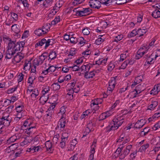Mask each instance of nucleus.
I'll use <instances>...</instances> for the list:
<instances>
[{"instance_id": "41", "label": "nucleus", "mask_w": 160, "mask_h": 160, "mask_svg": "<svg viewBox=\"0 0 160 160\" xmlns=\"http://www.w3.org/2000/svg\"><path fill=\"white\" fill-rule=\"evenodd\" d=\"M70 134V132L69 130L65 131L62 134V138L68 139L69 135Z\"/></svg>"}, {"instance_id": "31", "label": "nucleus", "mask_w": 160, "mask_h": 160, "mask_svg": "<svg viewBox=\"0 0 160 160\" xmlns=\"http://www.w3.org/2000/svg\"><path fill=\"white\" fill-rule=\"evenodd\" d=\"M137 31L138 35H139V37H141L143 36L144 34L146 32L147 30L146 29H138Z\"/></svg>"}, {"instance_id": "24", "label": "nucleus", "mask_w": 160, "mask_h": 160, "mask_svg": "<svg viewBox=\"0 0 160 160\" xmlns=\"http://www.w3.org/2000/svg\"><path fill=\"white\" fill-rule=\"evenodd\" d=\"M152 15L155 18H157L160 17V11L156 9L152 12Z\"/></svg>"}, {"instance_id": "53", "label": "nucleus", "mask_w": 160, "mask_h": 160, "mask_svg": "<svg viewBox=\"0 0 160 160\" xmlns=\"http://www.w3.org/2000/svg\"><path fill=\"white\" fill-rule=\"evenodd\" d=\"M47 68L49 72V73H51L52 72H54L56 69V68L53 66H50Z\"/></svg>"}, {"instance_id": "60", "label": "nucleus", "mask_w": 160, "mask_h": 160, "mask_svg": "<svg viewBox=\"0 0 160 160\" xmlns=\"http://www.w3.org/2000/svg\"><path fill=\"white\" fill-rule=\"evenodd\" d=\"M56 7L58 8H60L62 6V1H57L55 5Z\"/></svg>"}, {"instance_id": "35", "label": "nucleus", "mask_w": 160, "mask_h": 160, "mask_svg": "<svg viewBox=\"0 0 160 160\" xmlns=\"http://www.w3.org/2000/svg\"><path fill=\"white\" fill-rule=\"evenodd\" d=\"M102 100L101 98H97L94 100H92L91 102V103H94L98 105L99 104L102 103Z\"/></svg>"}, {"instance_id": "11", "label": "nucleus", "mask_w": 160, "mask_h": 160, "mask_svg": "<svg viewBox=\"0 0 160 160\" xmlns=\"http://www.w3.org/2000/svg\"><path fill=\"white\" fill-rule=\"evenodd\" d=\"M91 9L89 8H83L82 10H80V16H86L91 12Z\"/></svg>"}, {"instance_id": "40", "label": "nucleus", "mask_w": 160, "mask_h": 160, "mask_svg": "<svg viewBox=\"0 0 160 160\" xmlns=\"http://www.w3.org/2000/svg\"><path fill=\"white\" fill-rule=\"evenodd\" d=\"M14 106L13 105H11L5 109V111L7 112V113H5L6 115L9 114L12 111V110L14 108Z\"/></svg>"}, {"instance_id": "44", "label": "nucleus", "mask_w": 160, "mask_h": 160, "mask_svg": "<svg viewBox=\"0 0 160 160\" xmlns=\"http://www.w3.org/2000/svg\"><path fill=\"white\" fill-rule=\"evenodd\" d=\"M78 39L79 41V43L82 45H83L84 44L87 42V41L85 40L83 37H79Z\"/></svg>"}, {"instance_id": "5", "label": "nucleus", "mask_w": 160, "mask_h": 160, "mask_svg": "<svg viewBox=\"0 0 160 160\" xmlns=\"http://www.w3.org/2000/svg\"><path fill=\"white\" fill-rule=\"evenodd\" d=\"M11 121V118L9 117V114H4L2 118L0 119V122L4 126H8Z\"/></svg>"}, {"instance_id": "13", "label": "nucleus", "mask_w": 160, "mask_h": 160, "mask_svg": "<svg viewBox=\"0 0 160 160\" xmlns=\"http://www.w3.org/2000/svg\"><path fill=\"white\" fill-rule=\"evenodd\" d=\"M90 68V67L89 65L88 64L84 65L80 68L79 71L81 72H82V73L83 72H84L85 73V72H88Z\"/></svg>"}, {"instance_id": "4", "label": "nucleus", "mask_w": 160, "mask_h": 160, "mask_svg": "<svg viewBox=\"0 0 160 160\" xmlns=\"http://www.w3.org/2000/svg\"><path fill=\"white\" fill-rule=\"evenodd\" d=\"M53 40L52 39H48L43 38L41 41H38L36 43L38 46H43L45 49L49 45H52Z\"/></svg>"}, {"instance_id": "20", "label": "nucleus", "mask_w": 160, "mask_h": 160, "mask_svg": "<svg viewBox=\"0 0 160 160\" xmlns=\"http://www.w3.org/2000/svg\"><path fill=\"white\" fill-rule=\"evenodd\" d=\"M94 72L95 71H93L89 72H85L84 75L85 78L87 79L93 78L95 75Z\"/></svg>"}, {"instance_id": "34", "label": "nucleus", "mask_w": 160, "mask_h": 160, "mask_svg": "<svg viewBox=\"0 0 160 160\" xmlns=\"http://www.w3.org/2000/svg\"><path fill=\"white\" fill-rule=\"evenodd\" d=\"M45 146L48 151H52L53 149L52 148V144L49 141H47L45 143Z\"/></svg>"}, {"instance_id": "38", "label": "nucleus", "mask_w": 160, "mask_h": 160, "mask_svg": "<svg viewBox=\"0 0 160 160\" xmlns=\"http://www.w3.org/2000/svg\"><path fill=\"white\" fill-rule=\"evenodd\" d=\"M138 35L137 30L136 29L133 30L131 32L129 33L128 35V38H132Z\"/></svg>"}, {"instance_id": "64", "label": "nucleus", "mask_w": 160, "mask_h": 160, "mask_svg": "<svg viewBox=\"0 0 160 160\" xmlns=\"http://www.w3.org/2000/svg\"><path fill=\"white\" fill-rule=\"evenodd\" d=\"M16 110L17 112H22L23 111L22 110V106H19L16 108Z\"/></svg>"}, {"instance_id": "32", "label": "nucleus", "mask_w": 160, "mask_h": 160, "mask_svg": "<svg viewBox=\"0 0 160 160\" xmlns=\"http://www.w3.org/2000/svg\"><path fill=\"white\" fill-rule=\"evenodd\" d=\"M46 53H43L39 57V60L40 61V64L42 63L46 58L47 56L46 55Z\"/></svg>"}, {"instance_id": "8", "label": "nucleus", "mask_w": 160, "mask_h": 160, "mask_svg": "<svg viewBox=\"0 0 160 160\" xmlns=\"http://www.w3.org/2000/svg\"><path fill=\"white\" fill-rule=\"evenodd\" d=\"M108 87V91L112 92L114 89L115 86L116 85L115 79L114 78H112L109 82Z\"/></svg>"}, {"instance_id": "14", "label": "nucleus", "mask_w": 160, "mask_h": 160, "mask_svg": "<svg viewBox=\"0 0 160 160\" xmlns=\"http://www.w3.org/2000/svg\"><path fill=\"white\" fill-rule=\"evenodd\" d=\"M32 124V123L30 119L26 120L24 122L23 125L22 126L21 129L23 130H25L27 128L31 127Z\"/></svg>"}, {"instance_id": "49", "label": "nucleus", "mask_w": 160, "mask_h": 160, "mask_svg": "<svg viewBox=\"0 0 160 160\" xmlns=\"http://www.w3.org/2000/svg\"><path fill=\"white\" fill-rule=\"evenodd\" d=\"M70 42L72 43L75 44L78 42V39L76 37L72 36L70 38Z\"/></svg>"}, {"instance_id": "37", "label": "nucleus", "mask_w": 160, "mask_h": 160, "mask_svg": "<svg viewBox=\"0 0 160 160\" xmlns=\"http://www.w3.org/2000/svg\"><path fill=\"white\" fill-rule=\"evenodd\" d=\"M31 67V63L28 61L25 63L23 69L24 70L27 71L30 69Z\"/></svg>"}, {"instance_id": "59", "label": "nucleus", "mask_w": 160, "mask_h": 160, "mask_svg": "<svg viewBox=\"0 0 160 160\" xmlns=\"http://www.w3.org/2000/svg\"><path fill=\"white\" fill-rule=\"evenodd\" d=\"M149 146V144L148 143H146L145 144L143 145L142 146H141L140 148V149L142 151H144Z\"/></svg>"}, {"instance_id": "12", "label": "nucleus", "mask_w": 160, "mask_h": 160, "mask_svg": "<svg viewBox=\"0 0 160 160\" xmlns=\"http://www.w3.org/2000/svg\"><path fill=\"white\" fill-rule=\"evenodd\" d=\"M20 138V136L18 135H15L12 136L7 141V143L10 144L12 143L13 142L15 141L19 140Z\"/></svg>"}, {"instance_id": "45", "label": "nucleus", "mask_w": 160, "mask_h": 160, "mask_svg": "<svg viewBox=\"0 0 160 160\" xmlns=\"http://www.w3.org/2000/svg\"><path fill=\"white\" fill-rule=\"evenodd\" d=\"M18 146V143H15L11 144V145L9 147L12 151H14L17 149Z\"/></svg>"}, {"instance_id": "19", "label": "nucleus", "mask_w": 160, "mask_h": 160, "mask_svg": "<svg viewBox=\"0 0 160 160\" xmlns=\"http://www.w3.org/2000/svg\"><path fill=\"white\" fill-rule=\"evenodd\" d=\"M66 121L65 118L61 117L58 123V126H60L61 128H63L65 126Z\"/></svg>"}, {"instance_id": "17", "label": "nucleus", "mask_w": 160, "mask_h": 160, "mask_svg": "<svg viewBox=\"0 0 160 160\" xmlns=\"http://www.w3.org/2000/svg\"><path fill=\"white\" fill-rule=\"evenodd\" d=\"M35 128L34 126H31L28 128H27L25 130V133L29 135L32 134L33 133L35 130Z\"/></svg>"}, {"instance_id": "47", "label": "nucleus", "mask_w": 160, "mask_h": 160, "mask_svg": "<svg viewBox=\"0 0 160 160\" xmlns=\"http://www.w3.org/2000/svg\"><path fill=\"white\" fill-rule=\"evenodd\" d=\"M91 106L92 109L93 110L95 111L97 110L99 108L98 106L95 104L91 103Z\"/></svg>"}, {"instance_id": "27", "label": "nucleus", "mask_w": 160, "mask_h": 160, "mask_svg": "<svg viewBox=\"0 0 160 160\" xmlns=\"http://www.w3.org/2000/svg\"><path fill=\"white\" fill-rule=\"evenodd\" d=\"M34 33L36 35L38 36H41L45 34L44 32V31L42 29V28L38 29L35 31Z\"/></svg>"}, {"instance_id": "63", "label": "nucleus", "mask_w": 160, "mask_h": 160, "mask_svg": "<svg viewBox=\"0 0 160 160\" xmlns=\"http://www.w3.org/2000/svg\"><path fill=\"white\" fill-rule=\"evenodd\" d=\"M158 93V92L157 91V89L155 88V86H154V87L153 88V89L151 90V94H153L156 95Z\"/></svg>"}, {"instance_id": "33", "label": "nucleus", "mask_w": 160, "mask_h": 160, "mask_svg": "<svg viewBox=\"0 0 160 160\" xmlns=\"http://www.w3.org/2000/svg\"><path fill=\"white\" fill-rule=\"evenodd\" d=\"M48 97L47 96H42L40 98L41 103L43 105L44 104L48 101Z\"/></svg>"}, {"instance_id": "29", "label": "nucleus", "mask_w": 160, "mask_h": 160, "mask_svg": "<svg viewBox=\"0 0 160 160\" xmlns=\"http://www.w3.org/2000/svg\"><path fill=\"white\" fill-rule=\"evenodd\" d=\"M53 0H45L43 3V5L45 7H48L51 6L53 2Z\"/></svg>"}, {"instance_id": "62", "label": "nucleus", "mask_w": 160, "mask_h": 160, "mask_svg": "<svg viewBox=\"0 0 160 160\" xmlns=\"http://www.w3.org/2000/svg\"><path fill=\"white\" fill-rule=\"evenodd\" d=\"M76 81L74 80H73L71 81V82L68 84V85H70V88H73L75 86Z\"/></svg>"}, {"instance_id": "22", "label": "nucleus", "mask_w": 160, "mask_h": 160, "mask_svg": "<svg viewBox=\"0 0 160 160\" xmlns=\"http://www.w3.org/2000/svg\"><path fill=\"white\" fill-rule=\"evenodd\" d=\"M70 12L73 13L74 12L76 13L75 14L77 16H80V10L79 8H75L74 9L72 8H70Z\"/></svg>"}, {"instance_id": "57", "label": "nucleus", "mask_w": 160, "mask_h": 160, "mask_svg": "<svg viewBox=\"0 0 160 160\" xmlns=\"http://www.w3.org/2000/svg\"><path fill=\"white\" fill-rule=\"evenodd\" d=\"M160 128V121H159L157 123L155 124L152 128L153 130H156Z\"/></svg>"}, {"instance_id": "23", "label": "nucleus", "mask_w": 160, "mask_h": 160, "mask_svg": "<svg viewBox=\"0 0 160 160\" xmlns=\"http://www.w3.org/2000/svg\"><path fill=\"white\" fill-rule=\"evenodd\" d=\"M150 129L148 128H145L143 129L142 131L140 132L139 134L141 136L144 137L148 133Z\"/></svg>"}, {"instance_id": "15", "label": "nucleus", "mask_w": 160, "mask_h": 160, "mask_svg": "<svg viewBox=\"0 0 160 160\" xmlns=\"http://www.w3.org/2000/svg\"><path fill=\"white\" fill-rule=\"evenodd\" d=\"M149 49V47H148V45H146L142 46V47L140 48L138 50L144 55V54H146L148 52Z\"/></svg>"}, {"instance_id": "48", "label": "nucleus", "mask_w": 160, "mask_h": 160, "mask_svg": "<svg viewBox=\"0 0 160 160\" xmlns=\"http://www.w3.org/2000/svg\"><path fill=\"white\" fill-rule=\"evenodd\" d=\"M76 51V49H75L74 48H71L70 52L69 54L68 55V56L70 57L71 56H72L75 55Z\"/></svg>"}, {"instance_id": "36", "label": "nucleus", "mask_w": 160, "mask_h": 160, "mask_svg": "<svg viewBox=\"0 0 160 160\" xmlns=\"http://www.w3.org/2000/svg\"><path fill=\"white\" fill-rule=\"evenodd\" d=\"M99 2H101V4H102L106 6L109 5L110 3L112 2V0H100Z\"/></svg>"}, {"instance_id": "51", "label": "nucleus", "mask_w": 160, "mask_h": 160, "mask_svg": "<svg viewBox=\"0 0 160 160\" xmlns=\"http://www.w3.org/2000/svg\"><path fill=\"white\" fill-rule=\"evenodd\" d=\"M35 79V77L34 76L32 75L30 76L28 79V83L31 84H32L33 83V80Z\"/></svg>"}, {"instance_id": "30", "label": "nucleus", "mask_w": 160, "mask_h": 160, "mask_svg": "<svg viewBox=\"0 0 160 160\" xmlns=\"http://www.w3.org/2000/svg\"><path fill=\"white\" fill-rule=\"evenodd\" d=\"M50 24L46 23L44 24L43 26L42 29L44 31V32L46 34L50 28Z\"/></svg>"}, {"instance_id": "9", "label": "nucleus", "mask_w": 160, "mask_h": 160, "mask_svg": "<svg viewBox=\"0 0 160 160\" xmlns=\"http://www.w3.org/2000/svg\"><path fill=\"white\" fill-rule=\"evenodd\" d=\"M23 58V55L20 53H18L17 55H15L12 60V62L14 63L19 62Z\"/></svg>"}, {"instance_id": "58", "label": "nucleus", "mask_w": 160, "mask_h": 160, "mask_svg": "<svg viewBox=\"0 0 160 160\" xmlns=\"http://www.w3.org/2000/svg\"><path fill=\"white\" fill-rule=\"evenodd\" d=\"M84 1V0H74L73 2V4L75 6L82 3Z\"/></svg>"}, {"instance_id": "3", "label": "nucleus", "mask_w": 160, "mask_h": 160, "mask_svg": "<svg viewBox=\"0 0 160 160\" xmlns=\"http://www.w3.org/2000/svg\"><path fill=\"white\" fill-rule=\"evenodd\" d=\"M123 118L122 116L118 117L113 120V125H109L107 127V129L108 131L111 130H115L117 129L123 123Z\"/></svg>"}, {"instance_id": "7", "label": "nucleus", "mask_w": 160, "mask_h": 160, "mask_svg": "<svg viewBox=\"0 0 160 160\" xmlns=\"http://www.w3.org/2000/svg\"><path fill=\"white\" fill-rule=\"evenodd\" d=\"M92 129L93 123L91 121H89L87 125V127L85 129L82 137H85L92 130Z\"/></svg>"}, {"instance_id": "21", "label": "nucleus", "mask_w": 160, "mask_h": 160, "mask_svg": "<svg viewBox=\"0 0 160 160\" xmlns=\"http://www.w3.org/2000/svg\"><path fill=\"white\" fill-rule=\"evenodd\" d=\"M66 108L64 106H62L60 108V112H59V116H61V117L65 118L66 115L65 113L66 112Z\"/></svg>"}, {"instance_id": "50", "label": "nucleus", "mask_w": 160, "mask_h": 160, "mask_svg": "<svg viewBox=\"0 0 160 160\" xmlns=\"http://www.w3.org/2000/svg\"><path fill=\"white\" fill-rule=\"evenodd\" d=\"M104 38H99L96 40V43L97 44H100L104 41Z\"/></svg>"}, {"instance_id": "16", "label": "nucleus", "mask_w": 160, "mask_h": 160, "mask_svg": "<svg viewBox=\"0 0 160 160\" xmlns=\"http://www.w3.org/2000/svg\"><path fill=\"white\" fill-rule=\"evenodd\" d=\"M39 92L38 90L37 89H34L33 90V92L31 94V96L32 99V100H35L38 98L37 97L39 95Z\"/></svg>"}, {"instance_id": "55", "label": "nucleus", "mask_w": 160, "mask_h": 160, "mask_svg": "<svg viewBox=\"0 0 160 160\" xmlns=\"http://www.w3.org/2000/svg\"><path fill=\"white\" fill-rule=\"evenodd\" d=\"M143 55L141 53V52L138 50L137 52V54L136 55V58L137 59H138L141 58Z\"/></svg>"}, {"instance_id": "10", "label": "nucleus", "mask_w": 160, "mask_h": 160, "mask_svg": "<svg viewBox=\"0 0 160 160\" xmlns=\"http://www.w3.org/2000/svg\"><path fill=\"white\" fill-rule=\"evenodd\" d=\"M146 122L144 119H141L137 121L134 124V127L136 128H140L145 124Z\"/></svg>"}, {"instance_id": "18", "label": "nucleus", "mask_w": 160, "mask_h": 160, "mask_svg": "<svg viewBox=\"0 0 160 160\" xmlns=\"http://www.w3.org/2000/svg\"><path fill=\"white\" fill-rule=\"evenodd\" d=\"M11 29L12 31L17 34H18L20 31L18 25L17 24L12 25L11 27Z\"/></svg>"}, {"instance_id": "28", "label": "nucleus", "mask_w": 160, "mask_h": 160, "mask_svg": "<svg viewBox=\"0 0 160 160\" xmlns=\"http://www.w3.org/2000/svg\"><path fill=\"white\" fill-rule=\"evenodd\" d=\"M158 104L157 101L152 102V103L148 106V109L150 110H153L158 105Z\"/></svg>"}, {"instance_id": "46", "label": "nucleus", "mask_w": 160, "mask_h": 160, "mask_svg": "<svg viewBox=\"0 0 160 160\" xmlns=\"http://www.w3.org/2000/svg\"><path fill=\"white\" fill-rule=\"evenodd\" d=\"M60 22V18L59 16L56 17L53 21L51 22V23L52 25H55L58 22Z\"/></svg>"}, {"instance_id": "61", "label": "nucleus", "mask_w": 160, "mask_h": 160, "mask_svg": "<svg viewBox=\"0 0 160 160\" xmlns=\"http://www.w3.org/2000/svg\"><path fill=\"white\" fill-rule=\"evenodd\" d=\"M128 55L126 53L122 54L120 55V61H123L127 57Z\"/></svg>"}, {"instance_id": "54", "label": "nucleus", "mask_w": 160, "mask_h": 160, "mask_svg": "<svg viewBox=\"0 0 160 160\" xmlns=\"http://www.w3.org/2000/svg\"><path fill=\"white\" fill-rule=\"evenodd\" d=\"M115 67V65L113 63L110 62L108 65V70L111 71Z\"/></svg>"}, {"instance_id": "43", "label": "nucleus", "mask_w": 160, "mask_h": 160, "mask_svg": "<svg viewBox=\"0 0 160 160\" xmlns=\"http://www.w3.org/2000/svg\"><path fill=\"white\" fill-rule=\"evenodd\" d=\"M18 113L16 115L15 119H20L23 116L25 115V111H23L22 112H18Z\"/></svg>"}, {"instance_id": "2", "label": "nucleus", "mask_w": 160, "mask_h": 160, "mask_svg": "<svg viewBox=\"0 0 160 160\" xmlns=\"http://www.w3.org/2000/svg\"><path fill=\"white\" fill-rule=\"evenodd\" d=\"M122 147L118 148L114 153V156L119 157L120 159H123L130 153L131 150L132 148L131 144L127 145L123 150H122Z\"/></svg>"}, {"instance_id": "26", "label": "nucleus", "mask_w": 160, "mask_h": 160, "mask_svg": "<svg viewBox=\"0 0 160 160\" xmlns=\"http://www.w3.org/2000/svg\"><path fill=\"white\" fill-rule=\"evenodd\" d=\"M29 137H27L25 138L24 141L20 143L21 145L22 146H24L28 144V143H30L32 140V138H31L30 140H29Z\"/></svg>"}, {"instance_id": "1", "label": "nucleus", "mask_w": 160, "mask_h": 160, "mask_svg": "<svg viewBox=\"0 0 160 160\" xmlns=\"http://www.w3.org/2000/svg\"><path fill=\"white\" fill-rule=\"evenodd\" d=\"M4 40L8 41V49L6 52L5 58L10 59L12 58L16 52L22 51L25 44L24 41L16 42V41H12L9 38H5Z\"/></svg>"}, {"instance_id": "6", "label": "nucleus", "mask_w": 160, "mask_h": 160, "mask_svg": "<svg viewBox=\"0 0 160 160\" xmlns=\"http://www.w3.org/2000/svg\"><path fill=\"white\" fill-rule=\"evenodd\" d=\"M89 4V6L93 8L98 9L101 6V2L97 0H90Z\"/></svg>"}, {"instance_id": "39", "label": "nucleus", "mask_w": 160, "mask_h": 160, "mask_svg": "<svg viewBox=\"0 0 160 160\" xmlns=\"http://www.w3.org/2000/svg\"><path fill=\"white\" fill-rule=\"evenodd\" d=\"M57 56L56 53L55 52H51L49 55V59L53 60L56 58Z\"/></svg>"}, {"instance_id": "42", "label": "nucleus", "mask_w": 160, "mask_h": 160, "mask_svg": "<svg viewBox=\"0 0 160 160\" xmlns=\"http://www.w3.org/2000/svg\"><path fill=\"white\" fill-rule=\"evenodd\" d=\"M52 88L54 91L59 90L60 88V85L57 83H54L51 86Z\"/></svg>"}, {"instance_id": "56", "label": "nucleus", "mask_w": 160, "mask_h": 160, "mask_svg": "<svg viewBox=\"0 0 160 160\" xmlns=\"http://www.w3.org/2000/svg\"><path fill=\"white\" fill-rule=\"evenodd\" d=\"M128 0H116V3L118 4H124L127 3V1Z\"/></svg>"}, {"instance_id": "52", "label": "nucleus", "mask_w": 160, "mask_h": 160, "mask_svg": "<svg viewBox=\"0 0 160 160\" xmlns=\"http://www.w3.org/2000/svg\"><path fill=\"white\" fill-rule=\"evenodd\" d=\"M79 66L77 65V64L75 65L74 66L72 67H70V68H71L72 69L73 71H79L80 68Z\"/></svg>"}, {"instance_id": "25", "label": "nucleus", "mask_w": 160, "mask_h": 160, "mask_svg": "<svg viewBox=\"0 0 160 160\" xmlns=\"http://www.w3.org/2000/svg\"><path fill=\"white\" fill-rule=\"evenodd\" d=\"M144 88L143 86L141 85V84H139L135 88V90L137 94L140 93L141 92L143 91Z\"/></svg>"}]
</instances>
